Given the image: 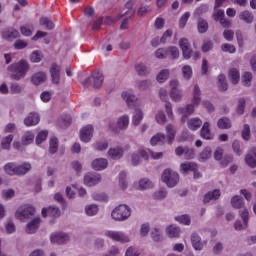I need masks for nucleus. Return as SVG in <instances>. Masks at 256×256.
<instances>
[{"label":"nucleus","instance_id":"obj_46","mask_svg":"<svg viewBox=\"0 0 256 256\" xmlns=\"http://www.w3.org/2000/svg\"><path fill=\"white\" fill-rule=\"evenodd\" d=\"M85 212L89 217H93V215H97L99 212V207L95 204H91L85 208Z\"/></svg>","mask_w":256,"mask_h":256},{"label":"nucleus","instance_id":"obj_40","mask_svg":"<svg viewBox=\"0 0 256 256\" xmlns=\"http://www.w3.org/2000/svg\"><path fill=\"white\" fill-rule=\"evenodd\" d=\"M218 87L220 91H227L228 84H227V78L225 77V74H220L218 76Z\"/></svg>","mask_w":256,"mask_h":256},{"label":"nucleus","instance_id":"obj_48","mask_svg":"<svg viewBox=\"0 0 256 256\" xmlns=\"http://www.w3.org/2000/svg\"><path fill=\"white\" fill-rule=\"evenodd\" d=\"M168 51V57H171V59H179V48L175 46H170L167 48Z\"/></svg>","mask_w":256,"mask_h":256},{"label":"nucleus","instance_id":"obj_57","mask_svg":"<svg viewBox=\"0 0 256 256\" xmlns=\"http://www.w3.org/2000/svg\"><path fill=\"white\" fill-rule=\"evenodd\" d=\"M139 187H140V189H151V187H153V182H151L147 178H144V179L140 180Z\"/></svg>","mask_w":256,"mask_h":256},{"label":"nucleus","instance_id":"obj_32","mask_svg":"<svg viewBox=\"0 0 256 256\" xmlns=\"http://www.w3.org/2000/svg\"><path fill=\"white\" fill-rule=\"evenodd\" d=\"M191 242H192V247L196 251H201V249H203V243H201V237H199L197 233H193L191 235Z\"/></svg>","mask_w":256,"mask_h":256},{"label":"nucleus","instance_id":"obj_22","mask_svg":"<svg viewBox=\"0 0 256 256\" xmlns=\"http://www.w3.org/2000/svg\"><path fill=\"white\" fill-rule=\"evenodd\" d=\"M61 215V211H59V208L55 206H50L48 208L42 209V217H59Z\"/></svg>","mask_w":256,"mask_h":256},{"label":"nucleus","instance_id":"obj_43","mask_svg":"<svg viewBox=\"0 0 256 256\" xmlns=\"http://www.w3.org/2000/svg\"><path fill=\"white\" fill-rule=\"evenodd\" d=\"M150 143L152 146L157 145V143H165V134L157 133L151 138Z\"/></svg>","mask_w":256,"mask_h":256},{"label":"nucleus","instance_id":"obj_20","mask_svg":"<svg viewBox=\"0 0 256 256\" xmlns=\"http://www.w3.org/2000/svg\"><path fill=\"white\" fill-rule=\"evenodd\" d=\"M122 99L126 101L129 109H135L137 107V97L129 92H122Z\"/></svg>","mask_w":256,"mask_h":256},{"label":"nucleus","instance_id":"obj_4","mask_svg":"<svg viewBox=\"0 0 256 256\" xmlns=\"http://www.w3.org/2000/svg\"><path fill=\"white\" fill-rule=\"evenodd\" d=\"M111 215L115 221H125L131 217V208L125 204H120L112 211Z\"/></svg>","mask_w":256,"mask_h":256},{"label":"nucleus","instance_id":"obj_25","mask_svg":"<svg viewBox=\"0 0 256 256\" xmlns=\"http://www.w3.org/2000/svg\"><path fill=\"white\" fill-rule=\"evenodd\" d=\"M209 122H205L201 128L200 135L202 139L211 140L213 139V134L211 133V129L209 128Z\"/></svg>","mask_w":256,"mask_h":256},{"label":"nucleus","instance_id":"obj_18","mask_svg":"<svg viewBox=\"0 0 256 256\" xmlns=\"http://www.w3.org/2000/svg\"><path fill=\"white\" fill-rule=\"evenodd\" d=\"M101 182V175L99 174H87L84 176V184L87 185V187H93L97 185V183Z\"/></svg>","mask_w":256,"mask_h":256},{"label":"nucleus","instance_id":"obj_21","mask_svg":"<svg viewBox=\"0 0 256 256\" xmlns=\"http://www.w3.org/2000/svg\"><path fill=\"white\" fill-rule=\"evenodd\" d=\"M141 159H145V161H147L149 159V153L145 150H139L138 154H132V165H139V163H141Z\"/></svg>","mask_w":256,"mask_h":256},{"label":"nucleus","instance_id":"obj_16","mask_svg":"<svg viewBox=\"0 0 256 256\" xmlns=\"http://www.w3.org/2000/svg\"><path fill=\"white\" fill-rule=\"evenodd\" d=\"M50 75L52 77V83L59 85L61 81V67L57 64H52L50 68Z\"/></svg>","mask_w":256,"mask_h":256},{"label":"nucleus","instance_id":"obj_58","mask_svg":"<svg viewBox=\"0 0 256 256\" xmlns=\"http://www.w3.org/2000/svg\"><path fill=\"white\" fill-rule=\"evenodd\" d=\"M126 177H127V173L120 172L119 185H120L121 189H123V191H125V189H127V182L125 181Z\"/></svg>","mask_w":256,"mask_h":256},{"label":"nucleus","instance_id":"obj_26","mask_svg":"<svg viewBox=\"0 0 256 256\" xmlns=\"http://www.w3.org/2000/svg\"><path fill=\"white\" fill-rule=\"evenodd\" d=\"M44 81H47V74L44 72H38L31 77L33 85H41Z\"/></svg>","mask_w":256,"mask_h":256},{"label":"nucleus","instance_id":"obj_61","mask_svg":"<svg viewBox=\"0 0 256 256\" xmlns=\"http://www.w3.org/2000/svg\"><path fill=\"white\" fill-rule=\"evenodd\" d=\"M245 98H241L238 101V106H237V113L238 115H243V113H245Z\"/></svg>","mask_w":256,"mask_h":256},{"label":"nucleus","instance_id":"obj_14","mask_svg":"<svg viewBox=\"0 0 256 256\" xmlns=\"http://www.w3.org/2000/svg\"><path fill=\"white\" fill-rule=\"evenodd\" d=\"M179 47L182 50L184 59H191V53H193V50L189 47V40L187 38L179 40Z\"/></svg>","mask_w":256,"mask_h":256},{"label":"nucleus","instance_id":"obj_47","mask_svg":"<svg viewBox=\"0 0 256 256\" xmlns=\"http://www.w3.org/2000/svg\"><path fill=\"white\" fill-rule=\"evenodd\" d=\"M20 32L24 37H31L33 35V26L32 25H24L20 27Z\"/></svg>","mask_w":256,"mask_h":256},{"label":"nucleus","instance_id":"obj_30","mask_svg":"<svg viewBox=\"0 0 256 256\" xmlns=\"http://www.w3.org/2000/svg\"><path fill=\"white\" fill-rule=\"evenodd\" d=\"M33 141H35V134L31 131H26L21 138V143L25 146L31 145Z\"/></svg>","mask_w":256,"mask_h":256},{"label":"nucleus","instance_id":"obj_39","mask_svg":"<svg viewBox=\"0 0 256 256\" xmlns=\"http://www.w3.org/2000/svg\"><path fill=\"white\" fill-rule=\"evenodd\" d=\"M13 139H14L13 134H10V135L4 137L1 141L2 149H6V150L11 149V143H13Z\"/></svg>","mask_w":256,"mask_h":256},{"label":"nucleus","instance_id":"obj_42","mask_svg":"<svg viewBox=\"0 0 256 256\" xmlns=\"http://www.w3.org/2000/svg\"><path fill=\"white\" fill-rule=\"evenodd\" d=\"M135 71L140 77H145V75H148L149 73V68L144 64H137L135 66Z\"/></svg>","mask_w":256,"mask_h":256},{"label":"nucleus","instance_id":"obj_31","mask_svg":"<svg viewBox=\"0 0 256 256\" xmlns=\"http://www.w3.org/2000/svg\"><path fill=\"white\" fill-rule=\"evenodd\" d=\"M228 78L230 79L233 85H237V83H239V79H241L239 70H237L236 68L230 69L228 73Z\"/></svg>","mask_w":256,"mask_h":256},{"label":"nucleus","instance_id":"obj_45","mask_svg":"<svg viewBox=\"0 0 256 256\" xmlns=\"http://www.w3.org/2000/svg\"><path fill=\"white\" fill-rule=\"evenodd\" d=\"M212 151L211 147H206L199 155V161H207L211 159Z\"/></svg>","mask_w":256,"mask_h":256},{"label":"nucleus","instance_id":"obj_34","mask_svg":"<svg viewBox=\"0 0 256 256\" xmlns=\"http://www.w3.org/2000/svg\"><path fill=\"white\" fill-rule=\"evenodd\" d=\"M240 21H244V23H253V13L245 10L239 14Z\"/></svg>","mask_w":256,"mask_h":256},{"label":"nucleus","instance_id":"obj_53","mask_svg":"<svg viewBox=\"0 0 256 256\" xmlns=\"http://www.w3.org/2000/svg\"><path fill=\"white\" fill-rule=\"evenodd\" d=\"M209 29V23H207L204 19L198 21V32L199 33H207Z\"/></svg>","mask_w":256,"mask_h":256},{"label":"nucleus","instance_id":"obj_10","mask_svg":"<svg viewBox=\"0 0 256 256\" xmlns=\"http://www.w3.org/2000/svg\"><path fill=\"white\" fill-rule=\"evenodd\" d=\"M32 215H35V207L33 206H27L26 208H19L16 211V217L17 219H20V221H25V219H29V217H32Z\"/></svg>","mask_w":256,"mask_h":256},{"label":"nucleus","instance_id":"obj_41","mask_svg":"<svg viewBox=\"0 0 256 256\" xmlns=\"http://www.w3.org/2000/svg\"><path fill=\"white\" fill-rule=\"evenodd\" d=\"M141 121H143V111H141L140 109H135V112L132 118V123L133 125L137 126L139 125V123H141Z\"/></svg>","mask_w":256,"mask_h":256},{"label":"nucleus","instance_id":"obj_36","mask_svg":"<svg viewBox=\"0 0 256 256\" xmlns=\"http://www.w3.org/2000/svg\"><path fill=\"white\" fill-rule=\"evenodd\" d=\"M49 145V153H51V155H55L59 149V139H57V137H52L50 139Z\"/></svg>","mask_w":256,"mask_h":256},{"label":"nucleus","instance_id":"obj_64","mask_svg":"<svg viewBox=\"0 0 256 256\" xmlns=\"http://www.w3.org/2000/svg\"><path fill=\"white\" fill-rule=\"evenodd\" d=\"M41 53L39 51H34L31 55H30V60L32 63H39L41 61Z\"/></svg>","mask_w":256,"mask_h":256},{"label":"nucleus","instance_id":"obj_33","mask_svg":"<svg viewBox=\"0 0 256 256\" xmlns=\"http://www.w3.org/2000/svg\"><path fill=\"white\" fill-rule=\"evenodd\" d=\"M231 205L234 209H243L245 207V202H243V198L241 196H234L231 199Z\"/></svg>","mask_w":256,"mask_h":256},{"label":"nucleus","instance_id":"obj_17","mask_svg":"<svg viewBox=\"0 0 256 256\" xmlns=\"http://www.w3.org/2000/svg\"><path fill=\"white\" fill-rule=\"evenodd\" d=\"M51 243H57L58 245H63V243H67L69 241V236L65 233H53L50 236Z\"/></svg>","mask_w":256,"mask_h":256},{"label":"nucleus","instance_id":"obj_59","mask_svg":"<svg viewBox=\"0 0 256 256\" xmlns=\"http://www.w3.org/2000/svg\"><path fill=\"white\" fill-rule=\"evenodd\" d=\"M92 198L94 201H101L102 203L107 202V194L105 193H93Z\"/></svg>","mask_w":256,"mask_h":256},{"label":"nucleus","instance_id":"obj_24","mask_svg":"<svg viewBox=\"0 0 256 256\" xmlns=\"http://www.w3.org/2000/svg\"><path fill=\"white\" fill-rule=\"evenodd\" d=\"M39 223H41V218L39 217L34 218L32 221H30L27 224L26 233H28L29 235L35 233L39 229Z\"/></svg>","mask_w":256,"mask_h":256},{"label":"nucleus","instance_id":"obj_23","mask_svg":"<svg viewBox=\"0 0 256 256\" xmlns=\"http://www.w3.org/2000/svg\"><path fill=\"white\" fill-rule=\"evenodd\" d=\"M107 165H109L107 159L97 158L92 162V169L95 171H103V169H107Z\"/></svg>","mask_w":256,"mask_h":256},{"label":"nucleus","instance_id":"obj_11","mask_svg":"<svg viewBox=\"0 0 256 256\" xmlns=\"http://www.w3.org/2000/svg\"><path fill=\"white\" fill-rule=\"evenodd\" d=\"M93 138V126L86 125L80 130V141L83 143H89Z\"/></svg>","mask_w":256,"mask_h":256},{"label":"nucleus","instance_id":"obj_19","mask_svg":"<svg viewBox=\"0 0 256 256\" xmlns=\"http://www.w3.org/2000/svg\"><path fill=\"white\" fill-rule=\"evenodd\" d=\"M39 121H41V118L39 117L38 113L31 112L25 119H24V125L26 127H33L35 125L39 124Z\"/></svg>","mask_w":256,"mask_h":256},{"label":"nucleus","instance_id":"obj_55","mask_svg":"<svg viewBox=\"0 0 256 256\" xmlns=\"http://www.w3.org/2000/svg\"><path fill=\"white\" fill-rule=\"evenodd\" d=\"M175 219L178 223H182V225H191V218L189 215L177 216Z\"/></svg>","mask_w":256,"mask_h":256},{"label":"nucleus","instance_id":"obj_15","mask_svg":"<svg viewBox=\"0 0 256 256\" xmlns=\"http://www.w3.org/2000/svg\"><path fill=\"white\" fill-rule=\"evenodd\" d=\"M170 87H171V92H170V97L172 101H175L176 103L181 101V92L177 90V87H179V82L177 80H172L170 81Z\"/></svg>","mask_w":256,"mask_h":256},{"label":"nucleus","instance_id":"obj_54","mask_svg":"<svg viewBox=\"0 0 256 256\" xmlns=\"http://www.w3.org/2000/svg\"><path fill=\"white\" fill-rule=\"evenodd\" d=\"M155 57H157V59H167V57H169L167 48H159L156 50Z\"/></svg>","mask_w":256,"mask_h":256},{"label":"nucleus","instance_id":"obj_12","mask_svg":"<svg viewBox=\"0 0 256 256\" xmlns=\"http://www.w3.org/2000/svg\"><path fill=\"white\" fill-rule=\"evenodd\" d=\"M106 237L112 239V241H118L120 243H129V237L125 236V234L116 231H107L105 232Z\"/></svg>","mask_w":256,"mask_h":256},{"label":"nucleus","instance_id":"obj_37","mask_svg":"<svg viewBox=\"0 0 256 256\" xmlns=\"http://www.w3.org/2000/svg\"><path fill=\"white\" fill-rule=\"evenodd\" d=\"M108 155L111 159H121L123 157V149L121 148H110Z\"/></svg>","mask_w":256,"mask_h":256},{"label":"nucleus","instance_id":"obj_35","mask_svg":"<svg viewBox=\"0 0 256 256\" xmlns=\"http://www.w3.org/2000/svg\"><path fill=\"white\" fill-rule=\"evenodd\" d=\"M166 233H167L168 237H170L171 239L177 238V237H179V235L181 233V229H179V227H175L173 225H170L167 228Z\"/></svg>","mask_w":256,"mask_h":256},{"label":"nucleus","instance_id":"obj_44","mask_svg":"<svg viewBox=\"0 0 256 256\" xmlns=\"http://www.w3.org/2000/svg\"><path fill=\"white\" fill-rule=\"evenodd\" d=\"M156 79L158 83H165L169 79V69L161 70Z\"/></svg>","mask_w":256,"mask_h":256},{"label":"nucleus","instance_id":"obj_27","mask_svg":"<svg viewBox=\"0 0 256 256\" xmlns=\"http://www.w3.org/2000/svg\"><path fill=\"white\" fill-rule=\"evenodd\" d=\"M221 197V191L219 189H216L212 192H208L204 196V203H209V201H217Z\"/></svg>","mask_w":256,"mask_h":256},{"label":"nucleus","instance_id":"obj_29","mask_svg":"<svg viewBox=\"0 0 256 256\" xmlns=\"http://www.w3.org/2000/svg\"><path fill=\"white\" fill-rule=\"evenodd\" d=\"M201 125H203V121L199 118H192L187 122V126L190 131H197Z\"/></svg>","mask_w":256,"mask_h":256},{"label":"nucleus","instance_id":"obj_56","mask_svg":"<svg viewBox=\"0 0 256 256\" xmlns=\"http://www.w3.org/2000/svg\"><path fill=\"white\" fill-rule=\"evenodd\" d=\"M250 137H251V128L249 127V124H245L242 130V138L244 139V141H249Z\"/></svg>","mask_w":256,"mask_h":256},{"label":"nucleus","instance_id":"obj_7","mask_svg":"<svg viewBox=\"0 0 256 256\" xmlns=\"http://www.w3.org/2000/svg\"><path fill=\"white\" fill-rule=\"evenodd\" d=\"M125 7L128 9L126 12H124L120 17L126 16V18L123 20L122 24L120 25V29L125 30L127 29V25L129 23V19L135 16V10H133V0L128 1L125 4Z\"/></svg>","mask_w":256,"mask_h":256},{"label":"nucleus","instance_id":"obj_2","mask_svg":"<svg viewBox=\"0 0 256 256\" xmlns=\"http://www.w3.org/2000/svg\"><path fill=\"white\" fill-rule=\"evenodd\" d=\"M201 89L198 85H195L193 92L192 104H188L186 108H178V113L182 116V121L185 123V119H187L188 115H193L195 111V105H199L201 103Z\"/></svg>","mask_w":256,"mask_h":256},{"label":"nucleus","instance_id":"obj_1","mask_svg":"<svg viewBox=\"0 0 256 256\" xmlns=\"http://www.w3.org/2000/svg\"><path fill=\"white\" fill-rule=\"evenodd\" d=\"M29 63L26 60H20L19 62L13 63L8 66V71L11 73V79L14 81H21L27 75L29 71Z\"/></svg>","mask_w":256,"mask_h":256},{"label":"nucleus","instance_id":"obj_38","mask_svg":"<svg viewBox=\"0 0 256 256\" xmlns=\"http://www.w3.org/2000/svg\"><path fill=\"white\" fill-rule=\"evenodd\" d=\"M218 129H231V120L227 117H222L217 122Z\"/></svg>","mask_w":256,"mask_h":256},{"label":"nucleus","instance_id":"obj_60","mask_svg":"<svg viewBox=\"0 0 256 256\" xmlns=\"http://www.w3.org/2000/svg\"><path fill=\"white\" fill-rule=\"evenodd\" d=\"M221 49L224 51V53H235L237 51L233 44L228 43L222 44Z\"/></svg>","mask_w":256,"mask_h":256},{"label":"nucleus","instance_id":"obj_52","mask_svg":"<svg viewBox=\"0 0 256 256\" xmlns=\"http://www.w3.org/2000/svg\"><path fill=\"white\" fill-rule=\"evenodd\" d=\"M251 79H253V74H251V72H245L242 75V84L245 87H249L251 85Z\"/></svg>","mask_w":256,"mask_h":256},{"label":"nucleus","instance_id":"obj_62","mask_svg":"<svg viewBox=\"0 0 256 256\" xmlns=\"http://www.w3.org/2000/svg\"><path fill=\"white\" fill-rule=\"evenodd\" d=\"M182 73L184 79H191V75H193V70L191 69V66H184L182 68Z\"/></svg>","mask_w":256,"mask_h":256},{"label":"nucleus","instance_id":"obj_13","mask_svg":"<svg viewBox=\"0 0 256 256\" xmlns=\"http://www.w3.org/2000/svg\"><path fill=\"white\" fill-rule=\"evenodd\" d=\"M129 127V116L124 115L121 116L117 121V128L113 127V124H109V129L113 131V133H118L119 129H127Z\"/></svg>","mask_w":256,"mask_h":256},{"label":"nucleus","instance_id":"obj_6","mask_svg":"<svg viewBox=\"0 0 256 256\" xmlns=\"http://www.w3.org/2000/svg\"><path fill=\"white\" fill-rule=\"evenodd\" d=\"M93 83L94 89H99L101 85H103V74H101L99 71H95L91 74L90 77L86 78L82 85L83 87H89Z\"/></svg>","mask_w":256,"mask_h":256},{"label":"nucleus","instance_id":"obj_63","mask_svg":"<svg viewBox=\"0 0 256 256\" xmlns=\"http://www.w3.org/2000/svg\"><path fill=\"white\" fill-rule=\"evenodd\" d=\"M246 164L251 167L252 169H255L256 167V159L253 158L251 154H247L245 158Z\"/></svg>","mask_w":256,"mask_h":256},{"label":"nucleus","instance_id":"obj_8","mask_svg":"<svg viewBox=\"0 0 256 256\" xmlns=\"http://www.w3.org/2000/svg\"><path fill=\"white\" fill-rule=\"evenodd\" d=\"M181 173L187 175L189 171L194 172V179H200L201 173L197 170V164L193 162H185L180 165Z\"/></svg>","mask_w":256,"mask_h":256},{"label":"nucleus","instance_id":"obj_5","mask_svg":"<svg viewBox=\"0 0 256 256\" xmlns=\"http://www.w3.org/2000/svg\"><path fill=\"white\" fill-rule=\"evenodd\" d=\"M162 181L167 187H175L179 183V174L171 169H166L162 173Z\"/></svg>","mask_w":256,"mask_h":256},{"label":"nucleus","instance_id":"obj_28","mask_svg":"<svg viewBox=\"0 0 256 256\" xmlns=\"http://www.w3.org/2000/svg\"><path fill=\"white\" fill-rule=\"evenodd\" d=\"M176 133L177 132L175 131V128H173L171 124H168L166 126V139H167L168 145H171L173 141H175Z\"/></svg>","mask_w":256,"mask_h":256},{"label":"nucleus","instance_id":"obj_3","mask_svg":"<svg viewBox=\"0 0 256 256\" xmlns=\"http://www.w3.org/2000/svg\"><path fill=\"white\" fill-rule=\"evenodd\" d=\"M4 171L7 173V175H25L31 171V164L24 163L16 166L15 163L9 162L4 166Z\"/></svg>","mask_w":256,"mask_h":256},{"label":"nucleus","instance_id":"obj_50","mask_svg":"<svg viewBox=\"0 0 256 256\" xmlns=\"http://www.w3.org/2000/svg\"><path fill=\"white\" fill-rule=\"evenodd\" d=\"M47 135H49L47 130L40 131L36 136V145H41V143L47 139Z\"/></svg>","mask_w":256,"mask_h":256},{"label":"nucleus","instance_id":"obj_9","mask_svg":"<svg viewBox=\"0 0 256 256\" xmlns=\"http://www.w3.org/2000/svg\"><path fill=\"white\" fill-rule=\"evenodd\" d=\"M19 37H21L19 30L13 27H8L2 30V39H4V41H15V39H19Z\"/></svg>","mask_w":256,"mask_h":256},{"label":"nucleus","instance_id":"obj_51","mask_svg":"<svg viewBox=\"0 0 256 256\" xmlns=\"http://www.w3.org/2000/svg\"><path fill=\"white\" fill-rule=\"evenodd\" d=\"M191 17V13L186 12L184 15H182L179 19V28L185 29V26L187 25V21H189V18Z\"/></svg>","mask_w":256,"mask_h":256},{"label":"nucleus","instance_id":"obj_49","mask_svg":"<svg viewBox=\"0 0 256 256\" xmlns=\"http://www.w3.org/2000/svg\"><path fill=\"white\" fill-rule=\"evenodd\" d=\"M40 25L45 27L48 31H51L55 27V24L46 17L40 19Z\"/></svg>","mask_w":256,"mask_h":256}]
</instances>
